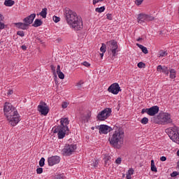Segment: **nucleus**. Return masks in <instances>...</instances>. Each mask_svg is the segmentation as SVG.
I'll use <instances>...</instances> for the list:
<instances>
[{"instance_id": "338daca9", "label": "nucleus", "mask_w": 179, "mask_h": 179, "mask_svg": "<svg viewBox=\"0 0 179 179\" xmlns=\"http://www.w3.org/2000/svg\"><path fill=\"white\" fill-rule=\"evenodd\" d=\"M1 174H2V173L0 172V176H1Z\"/></svg>"}, {"instance_id": "a18cd8bd", "label": "nucleus", "mask_w": 179, "mask_h": 179, "mask_svg": "<svg viewBox=\"0 0 179 179\" xmlns=\"http://www.w3.org/2000/svg\"><path fill=\"white\" fill-rule=\"evenodd\" d=\"M106 18L108 20H113V16L111 15V14L110 13H108L106 15Z\"/></svg>"}, {"instance_id": "f8f14e48", "label": "nucleus", "mask_w": 179, "mask_h": 179, "mask_svg": "<svg viewBox=\"0 0 179 179\" xmlns=\"http://www.w3.org/2000/svg\"><path fill=\"white\" fill-rule=\"evenodd\" d=\"M61 162V158L58 156H52L48 158V166H52L58 164Z\"/></svg>"}, {"instance_id": "1a4fd4ad", "label": "nucleus", "mask_w": 179, "mask_h": 179, "mask_svg": "<svg viewBox=\"0 0 179 179\" xmlns=\"http://www.w3.org/2000/svg\"><path fill=\"white\" fill-rule=\"evenodd\" d=\"M121 90V87H120L118 83H113L108 88V92H109V93H112V94H118Z\"/></svg>"}, {"instance_id": "72a5a7b5", "label": "nucleus", "mask_w": 179, "mask_h": 179, "mask_svg": "<svg viewBox=\"0 0 179 179\" xmlns=\"http://www.w3.org/2000/svg\"><path fill=\"white\" fill-rule=\"evenodd\" d=\"M57 75L59 79H64L65 78V75L64 74V73H62V71H59V73H57Z\"/></svg>"}, {"instance_id": "9b49d317", "label": "nucleus", "mask_w": 179, "mask_h": 179, "mask_svg": "<svg viewBox=\"0 0 179 179\" xmlns=\"http://www.w3.org/2000/svg\"><path fill=\"white\" fill-rule=\"evenodd\" d=\"M38 111L41 113V115H47L50 113V108L45 102H41V104L38 106Z\"/></svg>"}, {"instance_id": "c03bdc74", "label": "nucleus", "mask_w": 179, "mask_h": 179, "mask_svg": "<svg viewBox=\"0 0 179 179\" xmlns=\"http://www.w3.org/2000/svg\"><path fill=\"white\" fill-rule=\"evenodd\" d=\"M50 68H51V70L52 71V73H53L55 75H57V73H55V66H54V65L51 64V65H50Z\"/></svg>"}, {"instance_id": "7ed1b4c3", "label": "nucleus", "mask_w": 179, "mask_h": 179, "mask_svg": "<svg viewBox=\"0 0 179 179\" xmlns=\"http://www.w3.org/2000/svg\"><path fill=\"white\" fill-rule=\"evenodd\" d=\"M124 138H125V134L122 128H117L113 132V134L110 136L108 141L110 145L115 148V149H120L124 145Z\"/></svg>"}, {"instance_id": "bf43d9fd", "label": "nucleus", "mask_w": 179, "mask_h": 179, "mask_svg": "<svg viewBox=\"0 0 179 179\" xmlns=\"http://www.w3.org/2000/svg\"><path fill=\"white\" fill-rule=\"evenodd\" d=\"M101 55V58H103V57H104V52L100 53Z\"/></svg>"}, {"instance_id": "f03ea898", "label": "nucleus", "mask_w": 179, "mask_h": 179, "mask_svg": "<svg viewBox=\"0 0 179 179\" xmlns=\"http://www.w3.org/2000/svg\"><path fill=\"white\" fill-rule=\"evenodd\" d=\"M65 16L66 20L68 24L70 25V27L79 31V30H82L83 29V22L81 18L78 17V14L75 11L69 8L65 9Z\"/></svg>"}, {"instance_id": "412c9836", "label": "nucleus", "mask_w": 179, "mask_h": 179, "mask_svg": "<svg viewBox=\"0 0 179 179\" xmlns=\"http://www.w3.org/2000/svg\"><path fill=\"white\" fill-rule=\"evenodd\" d=\"M47 8H44L42 9L41 12L39 13L40 16H42L43 19H45L47 17Z\"/></svg>"}, {"instance_id": "f704fd0d", "label": "nucleus", "mask_w": 179, "mask_h": 179, "mask_svg": "<svg viewBox=\"0 0 179 179\" xmlns=\"http://www.w3.org/2000/svg\"><path fill=\"white\" fill-rule=\"evenodd\" d=\"M7 26L2 21H0V30H3Z\"/></svg>"}, {"instance_id": "3c124183", "label": "nucleus", "mask_w": 179, "mask_h": 179, "mask_svg": "<svg viewBox=\"0 0 179 179\" xmlns=\"http://www.w3.org/2000/svg\"><path fill=\"white\" fill-rule=\"evenodd\" d=\"M178 176V173L177 171H174L171 174V177H177Z\"/></svg>"}, {"instance_id": "ddd939ff", "label": "nucleus", "mask_w": 179, "mask_h": 179, "mask_svg": "<svg viewBox=\"0 0 179 179\" xmlns=\"http://www.w3.org/2000/svg\"><path fill=\"white\" fill-rule=\"evenodd\" d=\"M99 134H103L104 135H107L108 132L113 131V129L106 124H101L99 128Z\"/></svg>"}, {"instance_id": "f3484780", "label": "nucleus", "mask_w": 179, "mask_h": 179, "mask_svg": "<svg viewBox=\"0 0 179 179\" xmlns=\"http://www.w3.org/2000/svg\"><path fill=\"white\" fill-rule=\"evenodd\" d=\"M14 24L17 29H20L21 30H27V29H29L26 22H15Z\"/></svg>"}, {"instance_id": "6e6d98bb", "label": "nucleus", "mask_w": 179, "mask_h": 179, "mask_svg": "<svg viewBox=\"0 0 179 179\" xmlns=\"http://www.w3.org/2000/svg\"><path fill=\"white\" fill-rule=\"evenodd\" d=\"M4 19L5 17H3V15H2V14H0V22H3Z\"/></svg>"}, {"instance_id": "4be33fe9", "label": "nucleus", "mask_w": 179, "mask_h": 179, "mask_svg": "<svg viewBox=\"0 0 179 179\" xmlns=\"http://www.w3.org/2000/svg\"><path fill=\"white\" fill-rule=\"evenodd\" d=\"M132 174H134V169L132 168H130L128 171H127V173L126 174V178L127 179H131V176Z\"/></svg>"}, {"instance_id": "c85d7f7f", "label": "nucleus", "mask_w": 179, "mask_h": 179, "mask_svg": "<svg viewBox=\"0 0 179 179\" xmlns=\"http://www.w3.org/2000/svg\"><path fill=\"white\" fill-rule=\"evenodd\" d=\"M97 166H99V161H97V160H96V159H94V160L93 161V163H92V164H90V166H91V167H94V169H96V167H97Z\"/></svg>"}, {"instance_id": "79ce46f5", "label": "nucleus", "mask_w": 179, "mask_h": 179, "mask_svg": "<svg viewBox=\"0 0 179 179\" xmlns=\"http://www.w3.org/2000/svg\"><path fill=\"white\" fill-rule=\"evenodd\" d=\"M81 64H82V65H83L84 66H86L87 68H89V66H90V63H89L87 62H83Z\"/></svg>"}, {"instance_id": "58836bf2", "label": "nucleus", "mask_w": 179, "mask_h": 179, "mask_svg": "<svg viewBox=\"0 0 179 179\" xmlns=\"http://www.w3.org/2000/svg\"><path fill=\"white\" fill-rule=\"evenodd\" d=\"M143 2V0H136L135 3L137 5V6H139V5H142V3Z\"/></svg>"}, {"instance_id": "393cba45", "label": "nucleus", "mask_w": 179, "mask_h": 179, "mask_svg": "<svg viewBox=\"0 0 179 179\" xmlns=\"http://www.w3.org/2000/svg\"><path fill=\"white\" fill-rule=\"evenodd\" d=\"M170 72V78L171 79H176V70L174 69H172L169 71Z\"/></svg>"}, {"instance_id": "f257e3e1", "label": "nucleus", "mask_w": 179, "mask_h": 179, "mask_svg": "<svg viewBox=\"0 0 179 179\" xmlns=\"http://www.w3.org/2000/svg\"><path fill=\"white\" fill-rule=\"evenodd\" d=\"M4 115H6L8 121H9L12 127H15L20 121V115L17 113V110L12 103L6 102L3 106Z\"/></svg>"}, {"instance_id": "69168bd1", "label": "nucleus", "mask_w": 179, "mask_h": 179, "mask_svg": "<svg viewBox=\"0 0 179 179\" xmlns=\"http://www.w3.org/2000/svg\"><path fill=\"white\" fill-rule=\"evenodd\" d=\"M87 115H88V117H90V115L89 114Z\"/></svg>"}, {"instance_id": "a211bd4d", "label": "nucleus", "mask_w": 179, "mask_h": 179, "mask_svg": "<svg viewBox=\"0 0 179 179\" xmlns=\"http://www.w3.org/2000/svg\"><path fill=\"white\" fill-rule=\"evenodd\" d=\"M138 22L140 24L145 23L146 22V14H139L138 17Z\"/></svg>"}, {"instance_id": "de8ad7c7", "label": "nucleus", "mask_w": 179, "mask_h": 179, "mask_svg": "<svg viewBox=\"0 0 179 179\" xmlns=\"http://www.w3.org/2000/svg\"><path fill=\"white\" fill-rule=\"evenodd\" d=\"M121 162H122L121 157H118V158L115 160L116 164H121Z\"/></svg>"}, {"instance_id": "4468645a", "label": "nucleus", "mask_w": 179, "mask_h": 179, "mask_svg": "<svg viewBox=\"0 0 179 179\" xmlns=\"http://www.w3.org/2000/svg\"><path fill=\"white\" fill-rule=\"evenodd\" d=\"M34 19H36V13H32L24 18L22 21L24 23L27 24V26L29 27V25L31 24L33 22H34Z\"/></svg>"}, {"instance_id": "6e6552de", "label": "nucleus", "mask_w": 179, "mask_h": 179, "mask_svg": "<svg viewBox=\"0 0 179 179\" xmlns=\"http://www.w3.org/2000/svg\"><path fill=\"white\" fill-rule=\"evenodd\" d=\"M110 115H111V108H107L98 114L97 118L99 121H106Z\"/></svg>"}, {"instance_id": "37998d69", "label": "nucleus", "mask_w": 179, "mask_h": 179, "mask_svg": "<svg viewBox=\"0 0 179 179\" xmlns=\"http://www.w3.org/2000/svg\"><path fill=\"white\" fill-rule=\"evenodd\" d=\"M36 173H37V174H42V173H43V168H38L36 169Z\"/></svg>"}, {"instance_id": "cd10ccee", "label": "nucleus", "mask_w": 179, "mask_h": 179, "mask_svg": "<svg viewBox=\"0 0 179 179\" xmlns=\"http://www.w3.org/2000/svg\"><path fill=\"white\" fill-rule=\"evenodd\" d=\"M45 164V159L44 157H42L39 161V166L40 167H44Z\"/></svg>"}, {"instance_id": "473e14b6", "label": "nucleus", "mask_w": 179, "mask_h": 179, "mask_svg": "<svg viewBox=\"0 0 179 179\" xmlns=\"http://www.w3.org/2000/svg\"><path fill=\"white\" fill-rule=\"evenodd\" d=\"M106 48H107V46L106 45V44L102 43V45L100 48L101 52H106Z\"/></svg>"}, {"instance_id": "39448f33", "label": "nucleus", "mask_w": 179, "mask_h": 179, "mask_svg": "<svg viewBox=\"0 0 179 179\" xmlns=\"http://www.w3.org/2000/svg\"><path fill=\"white\" fill-rule=\"evenodd\" d=\"M170 139L179 145V128L177 127H169L165 130Z\"/></svg>"}, {"instance_id": "c756f323", "label": "nucleus", "mask_w": 179, "mask_h": 179, "mask_svg": "<svg viewBox=\"0 0 179 179\" xmlns=\"http://www.w3.org/2000/svg\"><path fill=\"white\" fill-rule=\"evenodd\" d=\"M103 10H106V8L104 6H102L101 8H96L95 9L96 12H98V13H101Z\"/></svg>"}, {"instance_id": "2eb2a0df", "label": "nucleus", "mask_w": 179, "mask_h": 179, "mask_svg": "<svg viewBox=\"0 0 179 179\" xmlns=\"http://www.w3.org/2000/svg\"><path fill=\"white\" fill-rule=\"evenodd\" d=\"M157 71L158 72H162V73H164L165 75H166V76H169V73H170V70H169V67L166 66H163L162 65L157 66Z\"/></svg>"}, {"instance_id": "680f3d73", "label": "nucleus", "mask_w": 179, "mask_h": 179, "mask_svg": "<svg viewBox=\"0 0 179 179\" xmlns=\"http://www.w3.org/2000/svg\"><path fill=\"white\" fill-rule=\"evenodd\" d=\"M177 155L179 157V150L177 151Z\"/></svg>"}, {"instance_id": "9d476101", "label": "nucleus", "mask_w": 179, "mask_h": 179, "mask_svg": "<svg viewBox=\"0 0 179 179\" xmlns=\"http://www.w3.org/2000/svg\"><path fill=\"white\" fill-rule=\"evenodd\" d=\"M157 118L161 120L164 124H171V122H173L171 116L169 113L159 114L157 116Z\"/></svg>"}, {"instance_id": "dca6fc26", "label": "nucleus", "mask_w": 179, "mask_h": 179, "mask_svg": "<svg viewBox=\"0 0 179 179\" xmlns=\"http://www.w3.org/2000/svg\"><path fill=\"white\" fill-rule=\"evenodd\" d=\"M159 113V106H154L150 108H148V115H150V117H153V115H156Z\"/></svg>"}, {"instance_id": "0e129e2a", "label": "nucleus", "mask_w": 179, "mask_h": 179, "mask_svg": "<svg viewBox=\"0 0 179 179\" xmlns=\"http://www.w3.org/2000/svg\"><path fill=\"white\" fill-rule=\"evenodd\" d=\"M92 129H94V127H92Z\"/></svg>"}, {"instance_id": "ea45409f", "label": "nucleus", "mask_w": 179, "mask_h": 179, "mask_svg": "<svg viewBox=\"0 0 179 179\" xmlns=\"http://www.w3.org/2000/svg\"><path fill=\"white\" fill-rule=\"evenodd\" d=\"M59 20H60L59 17L53 16V21H54L55 23H58V22H59Z\"/></svg>"}, {"instance_id": "a19ab883", "label": "nucleus", "mask_w": 179, "mask_h": 179, "mask_svg": "<svg viewBox=\"0 0 179 179\" xmlns=\"http://www.w3.org/2000/svg\"><path fill=\"white\" fill-rule=\"evenodd\" d=\"M82 85H83V81L80 80V82H78L76 84L78 89H80V87H82Z\"/></svg>"}, {"instance_id": "49530a36", "label": "nucleus", "mask_w": 179, "mask_h": 179, "mask_svg": "<svg viewBox=\"0 0 179 179\" xmlns=\"http://www.w3.org/2000/svg\"><path fill=\"white\" fill-rule=\"evenodd\" d=\"M104 0H93V5H96V3H99V2H103Z\"/></svg>"}, {"instance_id": "6ab92c4d", "label": "nucleus", "mask_w": 179, "mask_h": 179, "mask_svg": "<svg viewBox=\"0 0 179 179\" xmlns=\"http://www.w3.org/2000/svg\"><path fill=\"white\" fill-rule=\"evenodd\" d=\"M43 24V21L40 19H36L32 26L34 27H40Z\"/></svg>"}, {"instance_id": "a878e982", "label": "nucleus", "mask_w": 179, "mask_h": 179, "mask_svg": "<svg viewBox=\"0 0 179 179\" xmlns=\"http://www.w3.org/2000/svg\"><path fill=\"white\" fill-rule=\"evenodd\" d=\"M110 159H111V157H110V156H107L105 158H103L105 166H108V164H110Z\"/></svg>"}, {"instance_id": "13d9d810", "label": "nucleus", "mask_w": 179, "mask_h": 179, "mask_svg": "<svg viewBox=\"0 0 179 179\" xmlns=\"http://www.w3.org/2000/svg\"><path fill=\"white\" fill-rule=\"evenodd\" d=\"M13 94V90H10L8 92V94Z\"/></svg>"}, {"instance_id": "b1692460", "label": "nucleus", "mask_w": 179, "mask_h": 179, "mask_svg": "<svg viewBox=\"0 0 179 179\" xmlns=\"http://www.w3.org/2000/svg\"><path fill=\"white\" fill-rule=\"evenodd\" d=\"M151 171H154V173H157V168L155 165V161L151 160Z\"/></svg>"}, {"instance_id": "bb28decb", "label": "nucleus", "mask_w": 179, "mask_h": 179, "mask_svg": "<svg viewBox=\"0 0 179 179\" xmlns=\"http://www.w3.org/2000/svg\"><path fill=\"white\" fill-rule=\"evenodd\" d=\"M152 20H155V17L145 14V22H152Z\"/></svg>"}, {"instance_id": "20e7f679", "label": "nucleus", "mask_w": 179, "mask_h": 179, "mask_svg": "<svg viewBox=\"0 0 179 179\" xmlns=\"http://www.w3.org/2000/svg\"><path fill=\"white\" fill-rule=\"evenodd\" d=\"M69 125V120L68 117L62 118L60 120V125L54 130V134H57L59 139H64L66 135V131H69L68 128Z\"/></svg>"}, {"instance_id": "4c0bfd02", "label": "nucleus", "mask_w": 179, "mask_h": 179, "mask_svg": "<svg viewBox=\"0 0 179 179\" xmlns=\"http://www.w3.org/2000/svg\"><path fill=\"white\" fill-rule=\"evenodd\" d=\"M17 36H20V37H24V31H18L17 32Z\"/></svg>"}, {"instance_id": "e2e57ef3", "label": "nucleus", "mask_w": 179, "mask_h": 179, "mask_svg": "<svg viewBox=\"0 0 179 179\" xmlns=\"http://www.w3.org/2000/svg\"><path fill=\"white\" fill-rule=\"evenodd\" d=\"M122 177H123V178L125 177V174H123V175H122Z\"/></svg>"}, {"instance_id": "0eeeda50", "label": "nucleus", "mask_w": 179, "mask_h": 179, "mask_svg": "<svg viewBox=\"0 0 179 179\" xmlns=\"http://www.w3.org/2000/svg\"><path fill=\"white\" fill-rule=\"evenodd\" d=\"M76 149V145H69L66 144L64 148L62 149V155L63 156H71L73 152H75Z\"/></svg>"}, {"instance_id": "09e8293b", "label": "nucleus", "mask_w": 179, "mask_h": 179, "mask_svg": "<svg viewBox=\"0 0 179 179\" xmlns=\"http://www.w3.org/2000/svg\"><path fill=\"white\" fill-rule=\"evenodd\" d=\"M62 108H66V107H68V103L63 102L62 104Z\"/></svg>"}, {"instance_id": "864d4df0", "label": "nucleus", "mask_w": 179, "mask_h": 179, "mask_svg": "<svg viewBox=\"0 0 179 179\" xmlns=\"http://www.w3.org/2000/svg\"><path fill=\"white\" fill-rule=\"evenodd\" d=\"M22 50H23V51H26L27 50V46L23 45L21 46Z\"/></svg>"}, {"instance_id": "423d86ee", "label": "nucleus", "mask_w": 179, "mask_h": 179, "mask_svg": "<svg viewBox=\"0 0 179 179\" xmlns=\"http://www.w3.org/2000/svg\"><path fill=\"white\" fill-rule=\"evenodd\" d=\"M106 45L109 47L112 54L113 57H117L118 52V44L117 43V41L114 40H110L108 42H106Z\"/></svg>"}, {"instance_id": "5701e85b", "label": "nucleus", "mask_w": 179, "mask_h": 179, "mask_svg": "<svg viewBox=\"0 0 179 179\" xmlns=\"http://www.w3.org/2000/svg\"><path fill=\"white\" fill-rule=\"evenodd\" d=\"M14 3H15V1L13 0H6L4 1L5 6H13Z\"/></svg>"}, {"instance_id": "c9c22d12", "label": "nucleus", "mask_w": 179, "mask_h": 179, "mask_svg": "<svg viewBox=\"0 0 179 179\" xmlns=\"http://www.w3.org/2000/svg\"><path fill=\"white\" fill-rule=\"evenodd\" d=\"M137 66L138 68H145V66H146V64H145V63L140 62L139 63H138Z\"/></svg>"}, {"instance_id": "7c9ffc66", "label": "nucleus", "mask_w": 179, "mask_h": 179, "mask_svg": "<svg viewBox=\"0 0 179 179\" xmlns=\"http://www.w3.org/2000/svg\"><path fill=\"white\" fill-rule=\"evenodd\" d=\"M141 124H143V125H146V124H148V122H149V119L148 117H143L141 120Z\"/></svg>"}, {"instance_id": "603ef678", "label": "nucleus", "mask_w": 179, "mask_h": 179, "mask_svg": "<svg viewBox=\"0 0 179 179\" xmlns=\"http://www.w3.org/2000/svg\"><path fill=\"white\" fill-rule=\"evenodd\" d=\"M161 162H166L167 160V157L162 156L160 157Z\"/></svg>"}, {"instance_id": "052dcab7", "label": "nucleus", "mask_w": 179, "mask_h": 179, "mask_svg": "<svg viewBox=\"0 0 179 179\" xmlns=\"http://www.w3.org/2000/svg\"><path fill=\"white\" fill-rule=\"evenodd\" d=\"M141 40H142V38H138L137 39V41H141Z\"/></svg>"}, {"instance_id": "2f4dec72", "label": "nucleus", "mask_w": 179, "mask_h": 179, "mask_svg": "<svg viewBox=\"0 0 179 179\" xmlns=\"http://www.w3.org/2000/svg\"><path fill=\"white\" fill-rule=\"evenodd\" d=\"M55 179H65V176L64 174H56L55 176Z\"/></svg>"}, {"instance_id": "4d7b16f0", "label": "nucleus", "mask_w": 179, "mask_h": 179, "mask_svg": "<svg viewBox=\"0 0 179 179\" xmlns=\"http://www.w3.org/2000/svg\"><path fill=\"white\" fill-rule=\"evenodd\" d=\"M55 83H58V77H57V74H55Z\"/></svg>"}, {"instance_id": "aec40b11", "label": "nucleus", "mask_w": 179, "mask_h": 179, "mask_svg": "<svg viewBox=\"0 0 179 179\" xmlns=\"http://www.w3.org/2000/svg\"><path fill=\"white\" fill-rule=\"evenodd\" d=\"M136 45L137 47H138V48H140V50H142V52H143V54H148L149 52V51L148 50V48L143 46V45L136 43Z\"/></svg>"}, {"instance_id": "5fc2aeb1", "label": "nucleus", "mask_w": 179, "mask_h": 179, "mask_svg": "<svg viewBox=\"0 0 179 179\" xmlns=\"http://www.w3.org/2000/svg\"><path fill=\"white\" fill-rule=\"evenodd\" d=\"M61 72V66L57 65V73Z\"/></svg>"}, {"instance_id": "e433bc0d", "label": "nucleus", "mask_w": 179, "mask_h": 179, "mask_svg": "<svg viewBox=\"0 0 179 179\" xmlns=\"http://www.w3.org/2000/svg\"><path fill=\"white\" fill-rule=\"evenodd\" d=\"M167 55V52L161 50L159 51V57H166Z\"/></svg>"}, {"instance_id": "8fccbe9b", "label": "nucleus", "mask_w": 179, "mask_h": 179, "mask_svg": "<svg viewBox=\"0 0 179 179\" xmlns=\"http://www.w3.org/2000/svg\"><path fill=\"white\" fill-rule=\"evenodd\" d=\"M148 110H149V108H143L141 110V114H145V113H146L148 114Z\"/></svg>"}]
</instances>
